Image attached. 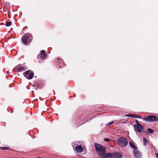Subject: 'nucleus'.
I'll return each instance as SVG.
<instances>
[{
	"label": "nucleus",
	"instance_id": "obj_1",
	"mask_svg": "<svg viewBox=\"0 0 158 158\" xmlns=\"http://www.w3.org/2000/svg\"><path fill=\"white\" fill-rule=\"evenodd\" d=\"M94 145L95 147V151L99 158H121L122 156V155L118 152L112 154L106 153V147L99 144L95 143Z\"/></svg>",
	"mask_w": 158,
	"mask_h": 158
},
{
	"label": "nucleus",
	"instance_id": "obj_2",
	"mask_svg": "<svg viewBox=\"0 0 158 158\" xmlns=\"http://www.w3.org/2000/svg\"><path fill=\"white\" fill-rule=\"evenodd\" d=\"M32 39V36L31 34H27L23 36L22 38V41L23 43L27 45L31 42Z\"/></svg>",
	"mask_w": 158,
	"mask_h": 158
},
{
	"label": "nucleus",
	"instance_id": "obj_3",
	"mask_svg": "<svg viewBox=\"0 0 158 158\" xmlns=\"http://www.w3.org/2000/svg\"><path fill=\"white\" fill-rule=\"evenodd\" d=\"M128 141L125 138L120 137L117 141L118 144L121 147L126 146L128 144Z\"/></svg>",
	"mask_w": 158,
	"mask_h": 158
},
{
	"label": "nucleus",
	"instance_id": "obj_4",
	"mask_svg": "<svg viewBox=\"0 0 158 158\" xmlns=\"http://www.w3.org/2000/svg\"><path fill=\"white\" fill-rule=\"evenodd\" d=\"M143 119L148 122H157L158 121V118L155 115H148L146 117L143 118Z\"/></svg>",
	"mask_w": 158,
	"mask_h": 158
},
{
	"label": "nucleus",
	"instance_id": "obj_5",
	"mask_svg": "<svg viewBox=\"0 0 158 158\" xmlns=\"http://www.w3.org/2000/svg\"><path fill=\"white\" fill-rule=\"evenodd\" d=\"M23 75L26 78L31 80L33 78L34 76V73L31 70H29L24 72Z\"/></svg>",
	"mask_w": 158,
	"mask_h": 158
},
{
	"label": "nucleus",
	"instance_id": "obj_6",
	"mask_svg": "<svg viewBox=\"0 0 158 158\" xmlns=\"http://www.w3.org/2000/svg\"><path fill=\"white\" fill-rule=\"evenodd\" d=\"M139 126H136V124L134 125V127L135 129V132L137 131L139 132H141L142 131H144L145 129L144 127L141 124Z\"/></svg>",
	"mask_w": 158,
	"mask_h": 158
},
{
	"label": "nucleus",
	"instance_id": "obj_7",
	"mask_svg": "<svg viewBox=\"0 0 158 158\" xmlns=\"http://www.w3.org/2000/svg\"><path fill=\"white\" fill-rule=\"evenodd\" d=\"M45 52L46 51L45 50H42L41 51L40 53V59L43 60L46 59V56H47V54L45 53Z\"/></svg>",
	"mask_w": 158,
	"mask_h": 158
},
{
	"label": "nucleus",
	"instance_id": "obj_8",
	"mask_svg": "<svg viewBox=\"0 0 158 158\" xmlns=\"http://www.w3.org/2000/svg\"><path fill=\"white\" fill-rule=\"evenodd\" d=\"M16 68L17 69L16 71L17 72H22L27 69V67L23 66H20L19 65L16 66Z\"/></svg>",
	"mask_w": 158,
	"mask_h": 158
},
{
	"label": "nucleus",
	"instance_id": "obj_9",
	"mask_svg": "<svg viewBox=\"0 0 158 158\" xmlns=\"http://www.w3.org/2000/svg\"><path fill=\"white\" fill-rule=\"evenodd\" d=\"M133 152L134 155L135 157L137 158H139L141 156V153L138 151L137 149L135 150H134L133 151Z\"/></svg>",
	"mask_w": 158,
	"mask_h": 158
},
{
	"label": "nucleus",
	"instance_id": "obj_10",
	"mask_svg": "<svg viewBox=\"0 0 158 158\" xmlns=\"http://www.w3.org/2000/svg\"><path fill=\"white\" fill-rule=\"evenodd\" d=\"M75 149L76 151L78 153L81 152L83 150V148L81 146H77Z\"/></svg>",
	"mask_w": 158,
	"mask_h": 158
},
{
	"label": "nucleus",
	"instance_id": "obj_11",
	"mask_svg": "<svg viewBox=\"0 0 158 158\" xmlns=\"http://www.w3.org/2000/svg\"><path fill=\"white\" fill-rule=\"evenodd\" d=\"M129 143L131 147L134 150L137 149V148L134 145L133 143L131 142H129Z\"/></svg>",
	"mask_w": 158,
	"mask_h": 158
},
{
	"label": "nucleus",
	"instance_id": "obj_12",
	"mask_svg": "<svg viewBox=\"0 0 158 158\" xmlns=\"http://www.w3.org/2000/svg\"><path fill=\"white\" fill-rule=\"evenodd\" d=\"M55 61L58 63H63V64H64L63 62V60L61 59L60 58H57L55 59Z\"/></svg>",
	"mask_w": 158,
	"mask_h": 158
},
{
	"label": "nucleus",
	"instance_id": "obj_13",
	"mask_svg": "<svg viewBox=\"0 0 158 158\" xmlns=\"http://www.w3.org/2000/svg\"><path fill=\"white\" fill-rule=\"evenodd\" d=\"M143 145L144 146H146L147 145V144L148 143V141L146 138H144L143 139Z\"/></svg>",
	"mask_w": 158,
	"mask_h": 158
},
{
	"label": "nucleus",
	"instance_id": "obj_14",
	"mask_svg": "<svg viewBox=\"0 0 158 158\" xmlns=\"http://www.w3.org/2000/svg\"><path fill=\"white\" fill-rule=\"evenodd\" d=\"M147 132L148 134L152 133L153 132V131L152 129L148 128L147 130Z\"/></svg>",
	"mask_w": 158,
	"mask_h": 158
},
{
	"label": "nucleus",
	"instance_id": "obj_15",
	"mask_svg": "<svg viewBox=\"0 0 158 158\" xmlns=\"http://www.w3.org/2000/svg\"><path fill=\"white\" fill-rule=\"evenodd\" d=\"M11 24L12 23L11 22H6V26L7 27L10 26L11 25Z\"/></svg>",
	"mask_w": 158,
	"mask_h": 158
},
{
	"label": "nucleus",
	"instance_id": "obj_16",
	"mask_svg": "<svg viewBox=\"0 0 158 158\" xmlns=\"http://www.w3.org/2000/svg\"><path fill=\"white\" fill-rule=\"evenodd\" d=\"M9 148L7 147H0V149H1L2 150H8L9 149Z\"/></svg>",
	"mask_w": 158,
	"mask_h": 158
},
{
	"label": "nucleus",
	"instance_id": "obj_17",
	"mask_svg": "<svg viewBox=\"0 0 158 158\" xmlns=\"http://www.w3.org/2000/svg\"><path fill=\"white\" fill-rule=\"evenodd\" d=\"M113 123H114V121H112L111 122L108 123L106 125V126L107 127L109 126H110L111 124H113Z\"/></svg>",
	"mask_w": 158,
	"mask_h": 158
},
{
	"label": "nucleus",
	"instance_id": "obj_18",
	"mask_svg": "<svg viewBox=\"0 0 158 158\" xmlns=\"http://www.w3.org/2000/svg\"><path fill=\"white\" fill-rule=\"evenodd\" d=\"M132 117L136 118H141V116L138 115H133L132 116Z\"/></svg>",
	"mask_w": 158,
	"mask_h": 158
},
{
	"label": "nucleus",
	"instance_id": "obj_19",
	"mask_svg": "<svg viewBox=\"0 0 158 158\" xmlns=\"http://www.w3.org/2000/svg\"><path fill=\"white\" fill-rule=\"evenodd\" d=\"M135 121H136V126L138 125V126H140L139 125H140V124L139 123L138 121L136 119V120H135Z\"/></svg>",
	"mask_w": 158,
	"mask_h": 158
},
{
	"label": "nucleus",
	"instance_id": "obj_20",
	"mask_svg": "<svg viewBox=\"0 0 158 158\" xmlns=\"http://www.w3.org/2000/svg\"><path fill=\"white\" fill-rule=\"evenodd\" d=\"M110 139L108 138H105L104 139V141L106 142H108L110 140Z\"/></svg>",
	"mask_w": 158,
	"mask_h": 158
},
{
	"label": "nucleus",
	"instance_id": "obj_21",
	"mask_svg": "<svg viewBox=\"0 0 158 158\" xmlns=\"http://www.w3.org/2000/svg\"><path fill=\"white\" fill-rule=\"evenodd\" d=\"M133 115H131V114H127L125 116L126 117H132V116Z\"/></svg>",
	"mask_w": 158,
	"mask_h": 158
},
{
	"label": "nucleus",
	"instance_id": "obj_22",
	"mask_svg": "<svg viewBox=\"0 0 158 158\" xmlns=\"http://www.w3.org/2000/svg\"><path fill=\"white\" fill-rule=\"evenodd\" d=\"M155 155L156 156V157L157 158H158V153H156L155 154Z\"/></svg>",
	"mask_w": 158,
	"mask_h": 158
},
{
	"label": "nucleus",
	"instance_id": "obj_23",
	"mask_svg": "<svg viewBox=\"0 0 158 158\" xmlns=\"http://www.w3.org/2000/svg\"><path fill=\"white\" fill-rule=\"evenodd\" d=\"M64 65H63V66L61 67V66H60L59 67V68H61V67H64Z\"/></svg>",
	"mask_w": 158,
	"mask_h": 158
},
{
	"label": "nucleus",
	"instance_id": "obj_24",
	"mask_svg": "<svg viewBox=\"0 0 158 158\" xmlns=\"http://www.w3.org/2000/svg\"><path fill=\"white\" fill-rule=\"evenodd\" d=\"M41 158L40 157H37V158Z\"/></svg>",
	"mask_w": 158,
	"mask_h": 158
}]
</instances>
